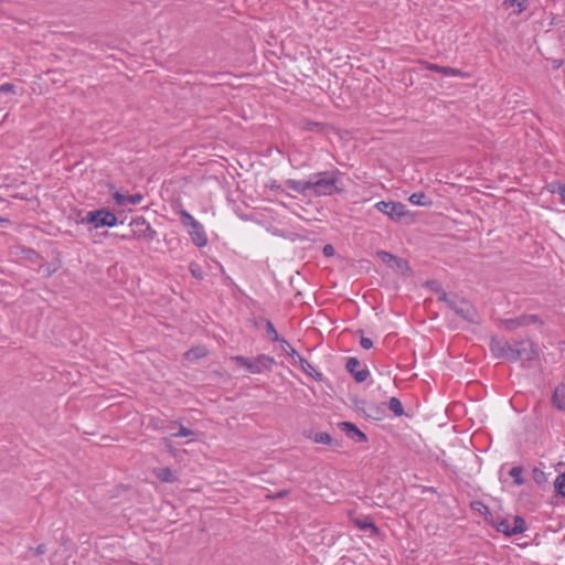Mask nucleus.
<instances>
[{"instance_id":"obj_30","label":"nucleus","mask_w":565,"mask_h":565,"mask_svg":"<svg viewBox=\"0 0 565 565\" xmlns=\"http://www.w3.org/2000/svg\"><path fill=\"white\" fill-rule=\"evenodd\" d=\"M180 215L182 225L185 227H189L192 223H194L196 220L185 210H181L178 212Z\"/></svg>"},{"instance_id":"obj_20","label":"nucleus","mask_w":565,"mask_h":565,"mask_svg":"<svg viewBox=\"0 0 565 565\" xmlns=\"http://www.w3.org/2000/svg\"><path fill=\"white\" fill-rule=\"evenodd\" d=\"M387 407L395 416H402L404 414L402 402L397 397H391Z\"/></svg>"},{"instance_id":"obj_36","label":"nucleus","mask_w":565,"mask_h":565,"mask_svg":"<svg viewBox=\"0 0 565 565\" xmlns=\"http://www.w3.org/2000/svg\"><path fill=\"white\" fill-rule=\"evenodd\" d=\"M1 93H15V86L10 83H4L0 86V94Z\"/></svg>"},{"instance_id":"obj_33","label":"nucleus","mask_w":565,"mask_h":565,"mask_svg":"<svg viewBox=\"0 0 565 565\" xmlns=\"http://www.w3.org/2000/svg\"><path fill=\"white\" fill-rule=\"evenodd\" d=\"M190 436H194V431L183 425H180L178 431L172 435V437H190Z\"/></svg>"},{"instance_id":"obj_18","label":"nucleus","mask_w":565,"mask_h":565,"mask_svg":"<svg viewBox=\"0 0 565 565\" xmlns=\"http://www.w3.org/2000/svg\"><path fill=\"white\" fill-rule=\"evenodd\" d=\"M527 2H529V0H504L502 2V6L505 9H509L511 7H516V10L514 11V13L516 15H520L526 9Z\"/></svg>"},{"instance_id":"obj_25","label":"nucleus","mask_w":565,"mask_h":565,"mask_svg":"<svg viewBox=\"0 0 565 565\" xmlns=\"http://www.w3.org/2000/svg\"><path fill=\"white\" fill-rule=\"evenodd\" d=\"M532 478L534 482L539 486H543L547 482L546 473L537 467H534L532 469Z\"/></svg>"},{"instance_id":"obj_28","label":"nucleus","mask_w":565,"mask_h":565,"mask_svg":"<svg viewBox=\"0 0 565 565\" xmlns=\"http://www.w3.org/2000/svg\"><path fill=\"white\" fill-rule=\"evenodd\" d=\"M265 327H266V331L269 334L271 341L280 342L284 339L278 334V332L276 331V329L270 320H265Z\"/></svg>"},{"instance_id":"obj_16","label":"nucleus","mask_w":565,"mask_h":565,"mask_svg":"<svg viewBox=\"0 0 565 565\" xmlns=\"http://www.w3.org/2000/svg\"><path fill=\"white\" fill-rule=\"evenodd\" d=\"M409 202L417 206H431L433 200L424 192H415L409 196Z\"/></svg>"},{"instance_id":"obj_43","label":"nucleus","mask_w":565,"mask_h":565,"mask_svg":"<svg viewBox=\"0 0 565 565\" xmlns=\"http://www.w3.org/2000/svg\"><path fill=\"white\" fill-rule=\"evenodd\" d=\"M287 493L288 491L281 490L277 494H275L274 498H284Z\"/></svg>"},{"instance_id":"obj_37","label":"nucleus","mask_w":565,"mask_h":565,"mask_svg":"<svg viewBox=\"0 0 565 565\" xmlns=\"http://www.w3.org/2000/svg\"><path fill=\"white\" fill-rule=\"evenodd\" d=\"M379 255L381 256L382 260L385 263L393 262L394 258L396 257L388 252H380Z\"/></svg>"},{"instance_id":"obj_21","label":"nucleus","mask_w":565,"mask_h":565,"mask_svg":"<svg viewBox=\"0 0 565 565\" xmlns=\"http://www.w3.org/2000/svg\"><path fill=\"white\" fill-rule=\"evenodd\" d=\"M523 468L520 466H514L510 469L509 475L513 478L514 486H522L525 483L524 478L522 477Z\"/></svg>"},{"instance_id":"obj_1","label":"nucleus","mask_w":565,"mask_h":565,"mask_svg":"<svg viewBox=\"0 0 565 565\" xmlns=\"http://www.w3.org/2000/svg\"><path fill=\"white\" fill-rule=\"evenodd\" d=\"M489 347L494 358L503 359L509 362L533 361L539 356L534 343L529 339H522L511 343L503 338L492 337Z\"/></svg>"},{"instance_id":"obj_12","label":"nucleus","mask_w":565,"mask_h":565,"mask_svg":"<svg viewBox=\"0 0 565 565\" xmlns=\"http://www.w3.org/2000/svg\"><path fill=\"white\" fill-rule=\"evenodd\" d=\"M113 198H114L115 202L120 206H126L128 204L136 205V204L141 203V201L143 200V195L140 193L126 195L118 191L113 194Z\"/></svg>"},{"instance_id":"obj_19","label":"nucleus","mask_w":565,"mask_h":565,"mask_svg":"<svg viewBox=\"0 0 565 565\" xmlns=\"http://www.w3.org/2000/svg\"><path fill=\"white\" fill-rule=\"evenodd\" d=\"M512 535L523 533L526 530V524L523 518L515 515L511 522Z\"/></svg>"},{"instance_id":"obj_9","label":"nucleus","mask_w":565,"mask_h":565,"mask_svg":"<svg viewBox=\"0 0 565 565\" xmlns=\"http://www.w3.org/2000/svg\"><path fill=\"white\" fill-rule=\"evenodd\" d=\"M188 234L190 235L193 244L198 247H204L207 244V236L203 225L196 220L189 225Z\"/></svg>"},{"instance_id":"obj_13","label":"nucleus","mask_w":565,"mask_h":565,"mask_svg":"<svg viewBox=\"0 0 565 565\" xmlns=\"http://www.w3.org/2000/svg\"><path fill=\"white\" fill-rule=\"evenodd\" d=\"M552 404L556 409L565 412V382L559 383L554 388L552 394Z\"/></svg>"},{"instance_id":"obj_7","label":"nucleus","mask_w":565,"mask_h":565,"mask_svg":"<svg viewBox=\"0 0 565 565\" xmlns=\"http://www.w3.org/2000/svg\"><path fill=\"white\" fill-rule=\"evenodd\" d=\"M375 209L392 220H401L407 212L405 204L394 201H380Z\"/></svg>"},{"instance_id":"obj_41","label":"nucleus","mask_w":565,"mask_h":565,"mask_svg":"<svg viewBox=\"0 0 565 565\" xmlns=\"http://www.w3.org/2000/svg\"><path fill=\"white\" fill-rule=\"evenodd\" d=\"M185 355H186L188 359H191L192 355L195 356V358H200V356L204 355V353L198 352L196 350H190V351L186 352Z\"/></svg>"},{"instance_id":"obj_23","label":"nucleus","mask_w":565,"mask_h":565,"mask_svg":"<svg viewBox=\"0 0 565 565\" xmlns=\"http://www.w3.org/2000/svg\"><path fill=\"white\" fill-rule=\"evenodd\" d=\"M519 319L522 327H527L534 323H543L542 319L537 315H521L519 316Z\"/></svg>"},{"instance_id":"obj_32","label":"nucleus","mask_w":565,"mask_h":565,"mask_svg":"<svg viewBox=\"0 0 565 565\" xmlns=\"http://www.w3.org/2000/svg\"><path fill=\"white\" fill-rule=\"evenodd\" d=\"M441 75L444 76H462V71L449 66H443Z\"/></svg>"},{"instance_id":"obj_42","label":"nucleus","mask_w":565,"mask_h":565,"mask_svg":"<svg viewBox=\"0 0 565 565\" xmlns=\"http://www.w3.org/2000/svg\"><path fill=\"white\" fill-rule=\"evenodd\" d=\"M46 552V545L45 544H40L36 546L35 548V554L36 555H42Z\"/></svg>"},{"instance_id":"obj_40","label":"nucleus","mask_w":565,"mask_h":565,"mask_svg":"<svg viewBox=\"0 0 565 565\" xmlns=\"http://www.w3.org/2000/svg\"><path fill=\"white\" fill-rule=\"evenodd\" d=\"M191 274L196 278H202L200 268L195 265L190 266Z\"/></svg>"},{"instance_id":"obj_34","label":"nucleus","mask_w":565,"mask_h":565,"mask_svg":"<svg viewBox=\"0 0 565 565\" xmlns=\"http://www.w3.org/2000/svg\"><path fill=\"white\" fill-rule=\"evenodd\" d=\"M360 345H361L364 350H370V349L373 347V341H372V339H370V338L361 337V339H360Z\"/></svg>"},{"instance_id":"obj_15","label":"nucleus","mask_w":565,"mask_h":565,"mask_svg":"<svg viewBox=\"0 0 565 565\" xmlns=\"http://www.w3.org/2000/svg\"><path fill=\"white\" fill-rule=\"evenodd\" d=\"M299 366L307 375L311 376L317 382H322L324 380L323 374L316 371L315 367L301 355H298Z\"/></svg>"},{"instance_id":"obj_6","label":"nucleus","mask_w":565,"mask_h":565,"mask_svg":"<svg viewBox=\"0 0 565 565\" xmlns=\"http://www.w3.org/2000/svg\"><path fill=\"white\" fill-rule=\"evenodd\" d=\"M129 225L134 236L138 239L151 242L157 237V231L151 227L143 216L132 218Z\"/></svg>"},{"instance_id":"obj_10","label":"nucleus","mask_w":565,"mask_h":565,"mask_svg":"<svg viewBox=\"0 0 565 565\" xmlns=\"http://www.w3.org/2000/svg\"><path fill=\"white\" fill-rule=\"evenodd\" d=\"M339 427L347 435L348 438L356 443H365L367 440L366 435L362 430H360L353 423L341 422L339 424Z\"/></svg>"},{"instance_id":"obj_4","label":"nucleus","mask_w":565,"mask_h":565,"mask_svg":"<svg viewBox=\"0 0 565 565\" xmlns=\"http://www.w3.org/2000/svg\"><path fill=\"white\" fill-rule=\"evenodd\" d=\"M116 215L107 209H98L87 212L81 217V212L77 214V224H89L93 228L114 227L117 224Z\"/></svg>"},{"instance_id":"obj_27","label":"nucleus","mask_w":565,"mask_h":565,"mask_svg":"<svg viewBox=\"0 0 565 565\" xmlns=\"http://www.w3.org/2000/svg\"><path fill=\"white\" fill-rule=\"evenodd\" d=\"M501 326L508 330V331H513L520 327H522L521 322H520V319L519 317L516 318H511V319H504L501 321Z\"/></svg>"},{"instance_id":"obj_26","label":"nucleus","mask_w":565,"mask_h":565,"mask_svg":"<svg viewBox=\"0 0 565 565\" xmlns=\"http://www.w3.org/2000/svg\"><path fill=\"white\" fill-rule=\"evenodd\" d=\"M312 439L317 444H323V445H329V446H332V444H333L332 437L330 436V434H328L326 431L317 433Z\"/></svg>"},{"instance_id":"obj_29","label":"nucleus","mask_w":565,"mask_h":565,"mask_svg":"<svg viewBox=\"0 0 565 565\" xmlns=\"http://www.w3.org/2000/svg\"><path fill=\"white\" fill-rule=\"evenodd\" d=\"M551 186H552L551 192L557 193L561 196L562 202L565 203V184L557 181V182H553L551 184Z\"/></svg>"},{"instance_id":"obj_22","label":"nucleus","mask_w":565,"mask_h":565,"mask_svg":"<svg viewBox=\"0 0 565 565\" xmlns=\"http://www.w3.org/2000/svg\"><path fill=\"white\" fill-rule=\"evenodd\" d=\"M555 492L565 498V472L559 473L554 480Z\"/></svg>"},{"instance_id":"obj_35","label":"nucleus","mask_w":565,"mask_h":565,"mask_svg":"<svg viewBox=\"0 0 565 565\" xmlns=\"http://www.w3.org/2000/svg\"><path fill=\"white\" fill-rule=\"evenodd\" d=\"M393 262L395 263V265H396V267H397L398 269H402V270H403V269H407V268H408V263H407V260H405V259H403V258H401V257H395Z\"/></svg>"},{"instance_id":"obj_11","label":"nucleus","mask_w":565,"mask_h":565,"mask_svg":"<svg viewBox=\"0 0 565 565\" xmlns=\"http://www.w3.org/2000/svg\"><path fill=\"white\" fill-rule=\"evenodd\" d=\"M285 184L289 190H292L302 195L312 194L311 193V177L306 181L288 179V180H286Z\"/></svg>"},{"instance_id":"obj_38","label":"nucleus","mask_w":565,"mask_h":565,"mask_svg":"<svg viewBox=\"0 0 565 565\" xmlns=\"http://www.w3.org/2000/svg\"><path fill=\"white\" fill-rule=\"evenodd\" d=\"M323 255L327 256V257H330V256H333L334 255V247L330 244H327L323 246Z\"/></svg>"},{"instance_id":"obj_14","label":"nucleus","mask_w":565,"mask_h":565,"mask_svg":"<svg viewBox=\"0 0 565 565\" xmlns=\"http://www.w3.org/2000/svg\"><path fill=\"white\" fill-rule=\"evenodd\" d=\"M153 475L161 481L167 483H174L178 481V475L169 467L156 468Z\"/></svg>"},{"instance_id":"obj_44","label":"nucleus","mask_w":565,"mask_h":565,"mask_svg":"<svg viewBox=\"0 0 565 565\" xmlns=\"http://www.w3.org/2000/svg\"><path fill=\"white\" fill-rule=\"evenodd\" d=\"M270 188L274 190H280V185L276 183H273Z\"/></svg>"},{"instance_id":"obj_8","label":"nucleus","mask_w":565,"mask_h":565,"mask_svg":"<svg viewBox=\"0 0 565 565\" xmlns=\"http://www.w3.org/2000/svg\"><path fill=\"white\" fill-rule=\"evenodd\" d=\"M361 365L356 358H349L345 363V370L353 376L356 383H363L370 376L367 367L359 369Z\"/></svg>"},{"instance_id":"obj_2","label":"nucleus","mask_w":565,"mask_h":565,"mask_svg":"<svg viewBox=\"0 0 565 565\" xmlns=\"http://www.w3.org/2000/svg\"><path fill=\"white\" fill-rule=\"evenodd\" d=\"M343 175L344 173L338 169L312 173L310 175L311 193L318 196L342 193L344 191Z\"/></svg>"},{"instance_id":"obj_31","label":"nucleus","mask_w":565,"mask_h":565,"mask_svg":"<svg viewBox=\"0 0 565 565\" xmlns=\"http://www.w3.org/2000/svg\"><path fill=\"white\" fill-rule=\"evenodd\" d=\"M280 342L282 343L284 351L289 356L298 359V355H300V354L291 347V344L287 340L282 339Z\"/></svg>"},{"instance_id":"obj_3","label":"nucleus","mask_w":565,"mask_h":565,"mask_svg":"<svg viewBox=\"0 0 565 565\" xmlns=\"http://www.w3.org/2000/svg\"><path fill=\"white\" fill-rule=\"evenodd\" d=\"M438 299L446 302L447 306L463 320L470 323H480L479 312L468 299L460 298L456 294H448L446 291H441Z\"/></svg>"},{"instance_id":"obj_24","label":"nucleus","mask_w":565,"mask_h":565,"mask_svg":"<svg viewBox=\"0 0 565 565\" xmlns=\"http://www.w3.org/2000/svg\"><path fill=\"white\" fill-rule=\"evenodd\" d=\"M495 529L498 532L503 533L505 536H512L511 521L508 519H502L500 522H498L495 524Z\"/></svg>"},{"instance_id":"obj_17","label":"nucleus","mask_w":565,"mask_h":565,"mask_svg":"<svg viewBox=\"0 0 565 565\" xmlns=\"http://www.w3.org/2000/svg\"><path fill=\"white\" fill-rule=\"evenodd\" d=\"M354 523L362 531L371 530L373 534H376L379 532V527L373 523V521L369 516H365L363 519H355Z\"/></svg>"},{"instance_id":"obj_5","label":"nucleus","mask_w":565,"mask_h":565,"mask_svg":"<svg viewBox=\"0 0 565 565\" xmlns=\"http://www.w3.org/2000/svg\"><path fill=\"white\" fill-rule=\"evenodd\" d=\"M238 366L246 369L249 373L262 374L270 371L275 364V359L267 354H259L254 360L247 359L242 355H234L231 358Z\"/></svg>"},{"instance_id":"obj_45","label":"nucleus","mask_w":565,"mask_h":565,"mask_svg":"<svg viewBox=\"0 0 565 565\" xmlns=\"http://www.w3.org/2000/svg\"><path fill=\"white\" fill-rule=\"evenodd\" d=\"M476 504L483 507L486 510L488 509L486 505H483L481 502H476Z\"/></svg>"},{"instance_id":"obj_39","label":"nucleus","mask_w":565,"mask_h":565,"mask_svg":"<svg viewBox=\"0 0 565 565\" xmlns=\"http://www.w3.org/2000/svg\"><path fill=\"white\" fill-rule=\"evenodd\" d=\"M427 70L441 74L443 66L438 64L427 63Z\"/></svg>"}]
</instances>
